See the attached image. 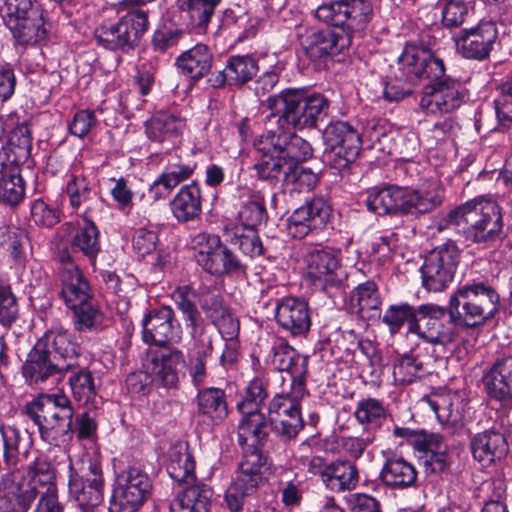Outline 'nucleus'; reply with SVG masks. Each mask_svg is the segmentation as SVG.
<instances>
[{"instance_id": "nucleus-1", "label": "nucleus", "mask_w": 512, "mask_h": 512, "mask_svg": "<svg viewBox=\"0 0 512 512\" xmlns=\"http://www.w3.org/2000/svg\"><path fill=\"white\" fill-rule=\"evenodd\" d=\"M320 21L339 28L340 32L312 30L301 40L311 60L339 54L352 43L354 32L362 31L372 15V7L365 0H337L320 5L314 12Z\"/></svg>"}, {"instance_id": "nucleus-2", "label": "nucleus", "mask_w": 512, "mask_h": 512, "mask_svg": "<svg viewBox=\"0 0 512 512\" xmlns=\"http://www.w3.org/2000/svg\"><path fill=\"white\" fill-rule=\"evenodd\" d=\"M2 485L8 497L14 498L16 502L11 510L23 508L21 496L27 492L31 499L25 512H28L37 495H40V499L34 512H62L57 496L55 473L51 463L44 456L37 457L26 471L15 470L5 474Z\"/></svg>"}, {"instance_id": "nucleus-3", "label": "nucleus", "mask_w": 512, "mask_h": 512, "mask_svg": "<svg viewBox=\"0 0 512 512\" xmlns=\"http://www.w3.org/2000/svg\"><path fill=\"white\" fill-rule=\"evenodd\" d=\"M443 197L441 187L435 182L417 189L388 185L369 190L366 205L369 211L378 215L401 214L417 217L438 207Z\"/></svg>"}, {"instance_id": "nucleus-4", "label": "nucleus", "mask_w": 512, "mask_h": 512, "mask_svg": "<svg viewBox=\"0 0 512 512\" xmlns=\"http://www.w3.org/2000/svg\"><path fill=\"white\" fill-rule=\"evenodd\" d=\"M445 221L473 242L493 241L503 229L499 205L484 196L476 197L451 210Z\"/></svg>"}, {"instance_id": "nucleus-5", "label": "nucleus", "mask_w": 512, "mask_h": 512, "mask_svg": "<svg viewBox=\"0 0 512 512\" xmlns=\"http://www.w3.org/2000/svg\"><path fill=\"white\" fill-rule=\"evenodd\" d=\"M499 295L483 282L460 286L450 296L448 315L457 326L473 328L491 319L498 310Z\"/></svg>"}, {"instance_id": "nucleus-6", "label": "nucleus", "mask_w": 512, "mask_h": 512, "mask_svg": "<svg viewBox=\"0 0 512 512\" xmlns=\"http://www.w3.org/2000/svg\"><path fill=\"white\" fill-rule=\"evenodd\" d=\"M271 115L278 117V129H304L316 126L327 115L329 102L321 94L304 96L297 90H287L268 99Z\"/></svg>"}, {"instance_id": "nucleus-7", "label": "nucleus", "mask_w": 512, "mask_h": 512, "mask_svg": "<svg viewBox=\"0 0 512 512\" xmlns=\"http://www.w3.org/2000/svg\"><path fill=\"white\" fill-rule=\"evenodd\" d=\"M177 308L182 314L185 327L191 338L187 352L186 369L195 386L204 384L207 378V363L213 352L212 337L199 311H196L186 294H177Z\"/></svg>"}, {"instance_id": "nucleus-8", "label": "nucleus", "mask_w": 512, "mask_h": 512, "mask_svg": "<svg viewBox=\"0 0 512 512\" xmlns=\"http://www.w3.org/2000/svg\"><path fill=\"white\" fill-rule=\"evenodd\" d=\"M0 12L20 43H36L45 38L43 10L37 0H0Z\"/></svg>"}, {"instance_id": "nucleus-9", "label": "nucleus", "mask_w": 512, "mask_h": 512, "mask_svg": "<svg viewBox=\"0 0 512 512\" xmlns=\"http://www.w3.org/2000/svg\"><path fill=\"white\" fill-rule=\"evenodd\" d=\"M186 294L192 307L199 311L200 305L206 316L217 327L225 341L235 340L239 333V322L223 306L221 296L216 288L206 285L195 287L194 284L178 286L172 293V298L177 306V294Z\"/></svg>"}, {"instance_id": "nucleus-10", "label": "nucleus", "mask_w": 512, "mask_h": 512, "mask_svg": "<svg viewBox=\"0 0 512 512\" xmlns=\"http://www.w3.org/2000/svg\"><path fill=\"white\" fill-rule=\"evenodd\" d=\"M69 494L82 512H91L103 500L101 465L90 457L69 463Z\"/></svg>"}, {"instance_id": "nucleus-11", "label": "nucleus", "mask_w": 512, "mask_h": 512, "mask_svg": "<svg viewBox=\"0 0 512 512\" xmlns=\"http://www.w3.org/2000/svg\"><path fill=\"white\" fill-rule=\"evenodd\" d=\"M303 271L315 287L326 292L340 290L348 278L340 252L328 247L309 249L303 256Z\"/></svg>"}, {"instance_id": "nucleus-12", "label": "nucleus", "mask_w": 512, "mask_h": 512, "mask_svg": "<svg viewBox=\"0 0 512 512\" xmlns=\"http://www.w3.org/2000/svg\"><path fill=\"white\" fill-rule=\"evenodd\" d=\"M434 68H427L424 72V79H428L427 85L420 99V108L431 115H442L450 113L459 108L467 98V90L464 85L456 79L443 74L434 79Z\"/></svg>"}, {"instance_id": "nucleus-13", "label": "nucleus", "mask_w": 512, "mask_h": 512, "mask_svg": "<svg viewBox=\"0 0 512 512\" xmlns=\"http://www.w3.org/2000/svg\"><path fill=\"white\" fill-rule=\"evenodd\" d=\"M447 314L448 308L435 304L420 305L416 318L410 322V333L445 350L454 343L458 327Z\"/></svg>"}, {"instance_id": "nucleus-14", "label": "nucleus", "mask_w": 512, "mask_h": 512, "mask_svg": "<svg viewBox=\"0 0 512 512\" xmlns=\"http://www.w3.org/2000/svg\"><path fill=\"white\" fill-rule=\"evenodd\" d=\"M306 393V384L298 382L292 384L289 393L276 395L268 408L269 429L284 438H294L304 426L300 403Z\"/></svg>"}, {"instance_id": "nucleus-15", "label": "nucleus", "mask_w": 512, "mask_h": 512, "mask_svg": "<svg viewBox=\"0 0 512 512\" xmlns=\"http://www.w3.org/2000/svg\"><path fill=\"white\" fill-rule=\"evenodd\" d=\"M266 397L264 381L260 378L253 379L246 388L244 398L237 404L243 416L238 426L241 442L256 444L267 438L269 425L265 415L259 411V406Z\"/></svg>"}, {"instance_id": "nucleus-16", "label": "nucleus", "mask_w": 512, "mask_h": 512, "mask_svg": "<svg viewBox=\"0 0 512 512\" xmlns=\"http://www.w3.org/2000/svg\"><path fill=\"white\" fill-rule=\"evenodd\" d=\"M152 482L140 468L129 467L116 475L111 512H136L149 499Z\"/></svg>"}, {"instance_id": "nucleus-17", "label": "nucleus", "mask_w": 512, "mask_h": 512, "mask_svg": "<svg viewBox=\"0 0 512 512\" xmlns=\"http://www.w3.org/2000/svg\"><path fill=\"white\" fill-rule=\"evenodd\" d=\"M190 244L197 264L209 274L224 275L241 268L238 257L215 234L199 232Z\"/></svg>"}, {"instance_id": "nucleus-18", "label": "nucleus", "mask_w": 512, "mask_h": 512, "mask_svg": "<svg viewBox=\"0 0 512 512\" xmlns=\"http://www.w3.org/2000/svg\"><path fill=\"white\" fill-rule=\"evenodd\" d=\"M459 258L460 252L452 242L434 248L421 266L423 287L433 292L447 288L453 280Z\"/></svg>"}, {"instance_id": "nucleus-19", "label": "nucleus", "mask_w": 512, "mask_h": 512, "mask_svg": "<svg viewBox=\"0 0 512 512\" xmlns=\"http://www.w3.org/2000/svg\"><path fill=\"white\" fill-rule=\"evenodd\" d=\"M147 14L141 10H131L110 26H102L95 31L97 42L109 50L132 48L148 29Z\"/></svg>"}, {"instance_id": "nucleus-20", "label": "nucleus", "mask_w": 512, "mask_h": 512, "mask_svg": "<svg viewBox=\"0 0 512 512\" xmlns=\"http://www.w3.org/2000/svg\"><path fill=\"white\" fill-rule=\"evenodd\" d=\"M331 212V206L323 198L306 201L288 217V234L302 239L310 232L323 230L330 221Z\"/></svg>"}, {"instance_id": "nucleus-21", "label": "nucleus", "mask_w": 512, "mask_h": 512, "mask_svg": "<svg viewBox=\"0 0 512 512\" xmlns=\"http://www.w3.org/2000/svg\"><path fill=\"white\" fill-rule=\"evenodd\" d=\"M181 335V326L168 306L150 311L142 320V339L147 344L165 346L178 343Z\"/></svg>"}, {"instance_id": "nucleus-22", "label": "nucleus", "mask_w": 512, "mask_h": 512, "mask_svg": "<svg viewBox=\"0 0 512 512\" xmlns=\"http://www.w3.org/2000/svg\"><path fill=\"white\" fill-rule=\"evenodd\" d=\"M37 342L39 347L47 350L50 357L65 373L77 366L81 345L72 332L62 327L51 328Z\"/></svg>"}, {"instance_id": "nucleus-23", "label": "nucleus", "mask_w": 512, "mask_h": 512, "mask_svg": "<svg viewBox=\"0 0 512 512\" xmlns=\"http://www.w3.org/2000/svg\"><path fill=\"white\" fill-rule=\"evenodd\" d=\"M221 0H176L170 21L177 27L198 34L206 32Z\"/></svg>"}, {"instance_id": "nucleus-24", "label": "nucleus", "mask_w": 512, "mask_h": 512, "mask_svg": "<svg viewBox=\"0 0 512 512\" xmlns=\"http://www.w3.org/2000/svg\"><path fill=\"white\" fill-rule=\"evenodd\" d=\"M422 402L427 404L438 421L446 426L461 425L468 411V402L464 393L460 391L441 390L424 397Z\"/></svg>"}, {"instance_id": "nucleus-25", "label": "nucleus", "mask_w": 512, "mask_h": 512, "mask_svg": "<svg viewBox=\"0 0 512 512\" xmlns=\"http://www.w3.org/2000/svg\"><path fill=\"white\" fill-rule=\"evenodd\" d=\"M185 364L184 355L179 349L153 354L146 369L152 382L167 389L176 388L182 376L181 368Z\"/></svg>"}, {"instance_id": "nucleus-26", "label": "nucleus", "mask_w": 512, "mask_h": 512, "mask_svg": "<svg viewBox=\"0 0 512 512\" xmlns=\"http://www.w3.org/2000/svg\"><path fill=\"white\" fill-rule=\"evenodd\" d=\"M62 227L68 235L71 251L80 252L91 265L95 266L97 256L101 250L100 232L96 224L84 217L75 222H66Z\"/></svg>"}, {"instance_id": "nucleus-27", "label": "nucleus", "mask_w": 512, "mask_h": 512, "mask_svg": "<svg viewBox=\"0 0 512 512\" xmlns=\"http://www.w3.org/2000/svg\"><path fill=\"white\" fill-rule=\"evenodd\" d=\"M269 363L274 369L286 372L291 385L298 382L305 383L308 359L298 353L286 341L279 339L273 344L269 355Z\"/></svg>"}, {"instance_id": "nucleus-28", "label": "nucleus", "mask_w": 512, "mask_h": 512, "mask_svg": "<svg viewBox=\"0 0 512 512\" xmlns=\"http://www.w3.org/2000/svg\"><path fill=\"white\" fill-rule=\"evenodd\" d=\"M457 47L467 59L484 60L490 53L497 38V30L492 22H484L470 30L463 31Z\"/></svg>"}, {"instance_id": "nucleus-29", "label": "nucleus", "mask_w": 512, "mask_h": 512, "mask_svg": "<svg viewBox=\"0 0 512 512\" xmlns=\"http://www.w3.org/2000/svg\"><path fill=\"white\" fill-rule=\"evenodd\" d=\"M266 137L274 145V152L280 153L284 158L288 169H293L312 156L310 143L290 130L268 131Z\"/></svg>"}, {"instance_id": "nucleus-30", "label": "nucleus", "mask_w": 512, "mask_h": 512, "mask_svg": "<svg viewBox=\"0 0 512 512\" xmlns=\"http://www.w3.org/2000/svg\"><path fill=\"white\" fill-rule=\"evenodd\" d=\"M265 440L259 443L251 444V442H241L238 437L240 445H246L247 448L243 451V457L239 464L236 477L237 481H241L247 488L257 491L259 486L264 483V472L267 469V457L261 452L259 446Z\"/></svg>"}, {"instance_id": "nucleus-31", "label": "nucleus", "mask_w": 512, "mask_h": 512, "mask_svg": "<svg viewBox=\"0 0 512 512\" xmlns=\"http://www.w3.org/2000/svg\"><path fill=\"white\" fill-rule=\"evenodd\" d=\"M427 68H434V79L443 74L444 66H399L395 78L384 87V97L388 101H399L412 93L413 86L424 79Z\"/></svg>"}, {"instance_id": "nucleus-32", "label": "nucleus", "mask_w": 512, "mask_h": 512, "mask_svg": "<svg viewBox=\"0 0 512 512\" xmlns=\"http://www.w3.org/2000/svg\"><path fill=\"white\" fill-rule=\"evenodd\" d=\"M277 323L292 335H301L310 328V316L307 304L297 298L281 299L275 308Z\"/></svg>"}, {"instance_id": "nucleus-33", "label": "nucleus", "mask_w": 512, "mask_h": 512, "mask_svg": "<svg viewBox=\"0 0 512 512\" xmlns=\"http://www.w3.org/2000/svg\"><path fill=\"white\" fill-rule=\"evenodd\" d=\"M488 395L503 403L512 402V356L497 359L483 376Z\"/></svg>"}, {"instance_id": "nucleus-34", "label": "nucleus", "mask_w": 512, "mask_h": 512, "mask_svg": "<svg viewBox=\"0 0 512 512\" xmlns=\"http://www.w3.org/2000/svg\"><path fill=\"white\" fill-rule=\"evenodd\" d=\"M65 373L60 366L36 342L28 353L27 359L22 367V374L26 382L31 386H40L49 378Z\"/></svg>"}, {"instance_id": "nucleus-35", "label": "nucleus", "mask_w": 512, "mask_h": 512, "mask_svg": "<svg viewBox=\"0 0 512 512\" xmlns=\"http://www.w3.org/2000/svg\"><path fill=\"white\" fill-rule=\"evenodd\" d=\"M473 458L483 467L504 458L508 452L505 436L494 430H487L476 434L471 440Z\"/></svg>"}, {"instance_id": "nucleus-36", "label": "nucleus", "mask_w": 512, "mask_h": 512, "mask_svg": "<svg viewBox=\"0 0 512 512\" xmlns=\"http://www.w3.org/2000/svg\"><path fill=\"white\" fill-rule=\"evenodd\" d=\"M173 217L179 223L198 219L202 213V191L196 182L183 185L169 203Z\"/></svg>"}, {"instance_id": "nucleus-37", "label": "nucleus", "mask_w": 512, "mask_h": 512, "mask_svg": "<svg viewBox=\"0 0 512 512\" xmlns=\"http://www.w3.org/2000/svg\"><path fill=\"white\" fill-rule=\"evenodd\" d=\"M61 284L60 296L67 308H76L86 301L93 299L90 284L79 268H72L59 277Z\"/></svg>"}, {"instance_id": "nucleus-38", "label": "nucleus", "mask_w": 512, "mask_h": 512, "mask_svg": "<svg viewBox=\"0 0 512 512\" xmlns=\"http://www.w3.org/2000/svg\"><path fill=\"white\" fill-rule=\"evenodd\" d=\"M354 417L363 427V431L373 432L378 437V433L388 420V413L382 401L366 397L357 401Z\"/></svg>"}, {"instance_id": "nucleus-39", "label": "nucleus", "mask_w": 512, "mask_h": 512, "mask_svg": "<svg viewBox=\"0 0 512 512\" xmlns=\"http://www.w3.org/2000/svg\"><path fill=\"white\" fill-rule=\"evenodd\" d=\"M258 150L262 153L261 158L254 165L258 177L271 182L279 179L285 182L288 165L280 153L274 152V145L270 144L266 136L260 140Z\"/></svg>"}, {"instance_id": "nucleus-40", "label": "nucleus", "mask_w": 512, "mask_h": 512, "mask_svg": "<svg viewBox=\"0 0 512 512\" xmlns=\"http://www.w3.org/2000/svg\"><path fill=\"white\" fill-rule=\"evenodd\" d=\"M195 165L172 164L167 166L150 185L149 193L154 200L167 198L181 182L194 173Z\"/></svg>"}, {"instance_id": "nucleus-41", "label": "nucleus", "mask_w": 512, "mask_h": 512, "mask_svg": "<svg viewBox=\"0 0 512 512\" xmlns=\"http://www.w3.org/2000/svg\"><path fill=\"white\" fill-rule=\"evenodd\" d=\"M63 193L69 199L72 208L80 206L92 199L94 192L91 181L86 177L79 164H73L65 174Z\"/></svg>"}, {"instance_id": "nucleus-42", "label": "nucleus", "mask_w": 512, "mask_h": 512, "mask_svg": "<svg viewBox=\"0 0 512 512\" xmlns=\"http://www.w3.org/2000/svg\"><path fill=\"white\" fill-rule=\"evenodd\" d=\"M212 490L205 484L186 487L173 500L171 512H209Z\"/></svg>"}, {"instance_id": "nucleus-43", "label": "nucleus", "mask_w": 512, "mask_h": 512, "mask_svg": "<svg viewBox=\"0 0 512 512\" xmlns=\"http://www.w3.org/2000/svg\"><path fill=\"white\" fill-rule=\"evenodd\" d=\"M238 192L239 198L242 199L238 212L242 228L255 229L265 221L267 216L264 198L259 191L248 187L239 188Z\"/></svg>"}, {"instance_id": "nucleus-44", "label": "nucleus", "mask_w": 512, "mask_h": 512, "mask_svg": "<svg viewBox=\"0 0 512 512\" xmlns=\"http://www.w3.org/2000/svg\"><path fill=\"white\" fill-rule=\"evenodd\" d=\"M383 483L392 488L411 487L417 479L415 466L402 457L389 458L381 471Z\"/></svg>"}, {"instance_id": "nucleus-45", "label": "nucleus", "mask_w": 512, "mask_h": 512, "mask_svg": "<svg viewBox=\"0 0 512 512\" xmlns=\"http://www.w3.org/2000/svg\"><path fill=\"white\" fill-rule=\"evenodd\" d=\"M195 462L185 443L172 446L168 452L167 472L179 483H191L195 480Z\"/></svg>"}, {"instance_id": "nucleus-46", "label": "nucleus", "mask_w": 512, "mask_h": 512, "mask_svg": "<svg viewBox=\"0 0 512 512\" xmlns=\"http://www.w3.org/2000/svg\"><path fill=\"white\" fill-rule=\"evenodd\" d=\"M55 408L49 419V424H47V429L42 435V439L50 444L56 442L60 435L71 430L74 414L70 399L63 393L58 395Z\"/></svg>"}, {"instance_id": "nucleus-47", "label": "nucleus", "mask_w": 512, "mask_h": 512, "mask_svg": "<svg viewBox=\"0 0 512 512\" xmlns=\"http://www.w3.org/2000/svg\"><path fill=\"white\" fill-rule=\"evenodd\" d=\"M359 481L357 468L347 461L329 464L323 483L331 491L344 492L356 488Z\"/></svg>"}, {"instance_id": "nucleus-48", "label": "nucleus", "mask_w": 512, "mask_h": 512, "mask_svg": "<svg viewBox=\"0 0 512 512\" xmlns=\"http://www.w3.org/2000/svg\"><path fill=\"white\" fill-rule=\"evenodd\" d=\"M326 146L345 148L353 153H359L361 149V137L349 123L337 121L329 124L323 133Z\"/></svg>"}, {"instance_id": "nucleus-49", "label": "nucleus", "mask_w": 512, "mask_h": 512, "mask_svg": "<svg viewBox=\"0 0 512 512\" xmlns=\"http://www.w3.org/2000/svg\"><path fill=\"white\" fill-rule=\"evenodd\" d=\"M198 411L207 417L211 423L217 425L221 423L228 414L225 393L218 388H206L199 391Z\"/></svg>"}, {"instance_id": "nucleus-50", "label": "nucleus", "mask_w": 512, "mask_h": 512, "mask_svg": "<svg viewBox=\"0 0 512 512\" xmlns=\"http://www.w3.org/2000/svg\"><path fill=\"white\" fill-rule=\"evenodd\" d=\"M185 122L178 116L172 114H161L146 124V134L148 138L156 142L170 141L173 144V138H176L183 128Z\"/></svg>"}, {"instance_id": "nucleus-51", "label": "nucleus", "mask_w": 512, "mask_h": 512, "mask_svg": "<svg viewBox=\"0 0 512 512\" xmlns=\"http://www.w3.org/2000/svg\"><path fill=\"white\" fill-rule=\"evenodd\" d=\"M3 440V457L8 467H15L19 456H26L30 445L29 438L19 429L11 425H3L0 428Z\"/></svg>"}, {"instance_id": "nucleus-52", "label": "nucleus", "mask_w": 512, "mask_h": 512, "mask_svg": "<svg viewBox=\"0 0 512 512\" xmlns=\"http://www.w3.org/2000/svg\"><path fill=\"white\" fill-rule=\"evenodd\" d=\"M73 315L74 329L80 333L99 331L104 326V313L97 306L94 298L76 308H69Z\"/></svg>"}, {"instance_id": "nucleus-53", "label": "nucleus", "mask_w": 512, "mask_h": 512, "mask_svg": "<svg viewBox=\"0 0 512 512\" xmlns=\"http://www.w3.org/2000/svg\"><path fill=\"white\" fill-rule=\"evenodd\" d=\"M26 182L20 170L3 171L0 173V204L17 207L25 199Z\"/></svg>"}, {"instance_id": "nucleus-54", "label": "nucleus", "mask_w": 512, "mask_h": 512, "mask_svg": "<svg viewBox=\"0 0 512 512\" xmlns=\"http://www.w3.org/2000/svg\"><path fill=\"white\" fill-rule=\"evenodd\" d=\"M69 385L74 399L80 405L91 404L97 408L101 398L98 397L93 375L90 371L80 370L69 378Z\"/></svg>"}, {"instance_id": "nucleus-55", "label": "nucleus", "mask_w": 512, "mask_h": 512, "mask_svg": "<svg viewBox=\"0 0 512 512\" xmlns=\"http://www.w3.org/2000/svg\"><path fill=\"white\" fill-rule=\"evenodd\" d=\"M424 466L427 473L439 474L450 465L448 445L439 436H433L425 447Z\"/></svg>"}, {"instance_id": "nucleus-56", "label": "nucleus", "mask_w": 512, "mask_h": 512, "mask_svg": "<svg viewBox=\"0 0 512 512\" xmlns=\"http://www.w3.org/2000/svg\"><path fill=\"white\" fill-rule=\"evenodd\" d=\"M18 316L19 304L12 291L10 278L6 274H0V325L10 328Z\"/></svg>"}, {"instance_id": "nucleus-57", "label": "nucleus", "mask_w": 512, "mask_h": 512, "mask_svg": "<svg viewBox=\"0 0 512 512\" xmlns=\"http://www.w3.org/2000/svg\"><path fill=\"white\" fill-rule=\"evenodd\" d=\"M58 395L60 393L43 394L26 406V414L38 427L41 436L47 429L52 412L56 409Z\"/></svg>"}, {"instance_id": "nucleus-58", "label": "nucleus", "mask_w": 512, "mask_h": 512, "mask_svg": "<svg viewBox=\"0 0 512 512\" xmlns=\"http://www.w3.org/2000/svg\"><path fill=\"white\" fill-rule=\"evenodd\" d=\"M351 301L362 317H370V312L378 311L381 305L377 286L373 281L359 284L352 292Z\"/></svg>"}, {"instance_id": "nucleus-59", "label": "nucleus", "mask_w": 512, "mask_h": 512, "mask_svg": "<svg viewBox=\"0 0 512 512\" xmlns=\"http://www.w3.org/2000/svg\"><path fill=\"white\" fill-rule=\"evenodd\" d=\"M258 71V66H225L222 71L208 78L212 87H220L224 84H244L252 79Z\"/></svg>"}, {"instance_id": "nucleus-60", "label": "nucleus", "mask_w": 512, "mask_h": 512, "mask_svg": "<svg viewBox=\"0 0 512 512\" xmlns=\"http://www.w3.org/2000/svg\"><path fill=\"white\" fill-rule=\"evenodd\" d=\"M398 61L402 64H443L442 59L430 48L415 42L405 44L398 55Z\"/></svg>"}, {"instance_id": "nucleus-61", "label": "nucleus", "mask_w": 512, "mask_h": 512, "mask_svg": "<svg viewBox=\"0 0 512 512\" xmlns=\"http://www.w3.org/2000/svg\"><path fill=\"white\" fill-rule=\"evenodd\" d=\"M425 372L423 363L412 355L402 356L393 366L394 379L400 383H411Z\"/></svg>"}, {"instance_id": "nucleus-62", "label": "nucleus", "mask_w": 512, "mask_h": 512, "mask_svg": "<svg viewBox=\"0 0 512 512\" xmlns=\"http://www.w3.org/2000/svg\"><path fill=\"white\" fill-rule=\"evenodd\" d=\"M417 310L408 304L391 305L384 313L382 321L385 323L391 333L398 332L405 322L408 323L410 331V322L414 321Z\"/></svg>"}, {"instance_id": "nucleus-63", "label": "nucleus", "mask_w": 512, "mask_h": 512, "mask_svg": "<svg viewBox=\"0 0 512 512\" xmlns=\"http://www.w3.org/2000/svg\"><path fill=\"white\" fill-rule=\"evenodd\" d=\"M473 0H445L442 23L448 28L458 27L466 20Z\"/></svg>"}, {"instance_id": "nucleus-64", "label": "nucleus", "mask_w": 512, "mask_h": 512, "mask_svg": "<svg viewBox=\"0 0 512 512\" xmlns=\"http://www.w3.org/2000/svg\"><path fill=\"white\" fill-rule=\"evenodd\" d=\"M231 243L238 246L244 255L251 258L260 256L263 253V245L256 229H237L234 237L231 239Z\"/></svg>"}]
</instances>
